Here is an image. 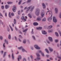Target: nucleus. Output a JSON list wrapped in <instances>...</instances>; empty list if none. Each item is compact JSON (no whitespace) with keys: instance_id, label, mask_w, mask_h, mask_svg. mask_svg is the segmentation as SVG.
Instances as JSON below:
<instances>
[{"instance_id":"f257e3e1","label":"nucleus","mask_w":61,"mask_h":61,"mask_svg":"<svg viewBox=\"0 0 61 61\" xmlns=\"http://www.w3.org/2000/svg\"><path fill=\"white\" fill-rule=\"evenodd\" d=\"M34 8L35 6H33V7H32V6H30L27 8V10L26 11V13H27L28 11H29V10L31 9L30 10V12H32L33 11V9H34Z\"/></svg>"},{"instance_id":"f03ea898","label":"nucleus","mask_w":61,"mask_h":61,"mask_svg":"<svg viewBox=\"0 0 61 61\" xmlns=\"http://www.w3.org/2000/svg\"><path fill=\"white\" fill-rule=\"evenodd\" d=\"M40 14V10L39 9H37L35 12V14L37 16H39Z\"/></svg>"},{"instance_id":"7ed1b4c3","label":"nucleus","mask_w":61,"mask_h":61,"mask_svg":"<svg viewBox=\"0 0 61 61\" xmlns=\"http://www.w3.org/2000/svg\"><path fill=\"white\" fill-rule=\"evenodd\" d=\"M38 53H41V54L42 56H43V57H44L45 56V55H44V53L42 52V51H38Z\"/></svg>"},{"instance_id":"20e7f679","label":"nucleus","mask_w":61,"mask_h":61,"mask_svg":"<svg viewBox=\"0 0 61 61\" xmlns=\"http://www.w3.org/2000/svg\"><path fill=\"white\" fill-rule=\"evenodd\" d=\"M53 21L54 23H56V22H57V19H56V17L55 16H53Z\"/></svg>"},{"instance_id":"39448f33","label":"nucleus","mask_w":61,"mask_h":61,"mask_svg":"<svg viewBox=\"0 0 61 61\" xmlns=\"http://www.w3.org/2000/svg\"><path fill=\"white\" fill-rule=\"evenodd\" d=\"M16 8L15 7V5L13 6V8L12 9V10L13 12H16Z\"/></svg>"},{"instance_id":"423d86ee","label":"nucleus","mask_w":61,"mask_h":61,"mask_svg":"<svg viewBox=\"0 0 61 61\" xmlns=\"http://www.w3.org/2000/svg\"><path fill=\"white\" fill-rule=\"evenodd\" d=\"M34 47L36 49H40V48L39 47L38 45H35L34 46Z\"/></svg>"},{"instance_id":"0eeeda50","label":"nucleus","mask_w":61,"mask_h":61,"mask_svg":"<svg viewBox=\"0 0 61 61\" xmlns=\"http://www.w3.org/2000/svg\"><path fill=\"white\" fill-rule=\"evenodd\" d=\"M48 38L50 41L51 42H53V39L52 37H48Z\"/></svg>"},{"instance_id":"6e6552de","label":"nucleus","mask_w":61,"mask_h":61,"mask_svg":"<svg viewBox=\"0 0 61 61\" xmlns=\"http://www.w3.org/2000/svg\"><path fill=\"white\" fill-rule=\"evenodd\" d=\"M36 55L38 57L37 58V59L38 60H40L41 59V58L39 57H38L40 56V55L39 54L36 53Z\"/></svg>"},{"instance_id":"1a4fd4ad","label":"nucleus","mask_w":61,"mask_h":61,"mask_svg":"<svg viewBox=\"0 0 61 61\" xmlns=\"http://www.w3.org/2000/svg\"><path fill=\"white\" fill-rule=\"evenodd\" d=\"M26 31H27V29H26L25 30H23V34H24V35L25 36V34L26 33Z\"/></svg>"},{"instance_id":"9d476101","label":"nucleus","mask_w":61,"mask_h":61,"mask_svg":"<svg viewBox=\"0 0 61 61\" xmlns=\"http://www.w3.org/2000/svg\"><path fill=\"white\" fill-rule=\"evenodd\" d=\"M52 14H51V17L48 18V21H50V20H52Z\"/></svg>"},{"instance_id":"9b49d317","label":"nucleus","mask_w":61,"mask_h":61,"mask_svg":"<svg viewBox=\"0 0 61 61\" xmlns=\"http://www.w3.org/2000/svg\"><path fill=\"white\" fill-rule=\"evenodd\" d=\"M48 48L49 51H50V52H53V49L51 47H49Z\"/></svg>"},{"instance_id":"f8f14e48","label":"nucleus","mask_w":61,"mask_h":61,"mask_svg":"<svg viewBox=\"0 0 61 61\" xmlns=\"http://www.w3.org/2000/svg\"><path fill=\"white\" fill-rule=\"evenodd\" d=\"M37 20L39 21H40L41 20V17H38L37 18Z\"/></svg>"},{"instance_id":"ddd939ff","label":"nucleus","mask_w":61,"mask_h":61,"mask_svg":"<svg viewBox=\"0 0 61 61\" xmlns=\"http://www.w3.org/2000/svg\"><path fill=\"white\" fill-rule=\"evenodd\" d=\"M42 33L43 35H46L47 33L44 30H42Z\"/></svg>"},{"instance_id":"4468645a","label":"nucleus","mask_w":61,"mask_h":61,"mask_svg":"<svg viewBox=\"0 0 61 61\" xmlns=\"http://www.w3.org/2000/svg\"><path fill=\"white\" fill-rule=\"evenodd\" d=\"M43 28L42 27H39L37 28L36 29L37 30H41Z\"/></svg>"},{"instance_id":"2eb2a0df","label":"nucleus","mask_w":61,"mask_h":61,"mask_svg":"<svg viewBox=\"0 0 61 61\" xmlns=\"http://www.w3.org/2000/svg\"><path fill=\"white\" fill-rule=\"evenodd\" d=\"M41 16L43 18L45 16V14L44 12H42L41 13Z\"/></svg>"},{"instance_id":"dca6fc26","label":"nucleus","mask_w":61,"mask_h":61,"mask_svg":"<svg viewBox=\"0 0 61 61\" xmlns=\"http://www.w3.org/2000/svg\"><path fill=\"white\" fill-rule=\"evenodd\" d=\"M33 25L35 26H36V25H38V23L37 22H34L33 23Z\"/></svg>"},{"instance_id":"f3484780","label":"nucleus","mask_w":61,"mask_h":61,"mask_svg":"<svg viewBox=\"0 0 61 61\" xmlns=\"http://www.w3.org/2000/svg\"><path fill=\"white\" fill-rule=\"evenodd\" d=\"M52 27H53V26L52 25L49 26L47 28V29H51V28H52Z\"/></svg>"},{"instance_id":"a211bd4d","label":"nucleus","mask_w":61,"mask_h":61,"mask_svg":"<svg viewBox=\"0 0 61 61\" xmlns=\"http://www.w3.org/2000/svg\"><path fill=\"white\" fill-rule=\"evenodd\" d=\"M22 51L23 52H25L26 53H27V52L25 51V49L23 48H22Z\"/></svg>"},{"instance_id":"6ab92c4d","label":"nucleus","mask_w":61,"mask_h":61,"mask_svg":"<svg viewBox=\"0 0 61 61\" xmlns=\"http://www.w3.org/2000/svg\"><path fill=\"white\" fill-rule=\"evenodd\" d=\"M22 57H21V56H19V57L18 58V61H19L20 59H21Z\"/></svg>"},{"instance_id":"aec40b11","label":"nucleus","mask_w":61,"mask_h":61,"mask_svg":"<svg viewBox=\"0 0 61 61\" xmlns=\"http://www.w3.org/2000/svg\"><path fill=\"white\" fill-rule=\"evenodd\" d=\"M55 11L56 14H57V13H58V10L57 9V8H55Z\"/></svg>"},{"instance_id":"412c9836","label":"nucleus","mask_w":61,"mask_h":61,"mask_svg":"<svg viewBox=\"0 0 61 61\" xmlns=\"http://www.w3.org/2000/svg\"><path fill=\"white\" fill-rule=\"evenodd\" d=\"M9 7V6L8 5H5V9H7V8H8Z\"/></svg>"},{"instance_id":"4be33fe9","label":"nucleus","mask_w":61,"mask_h":61,"mask_svg":"<svg viewBox=\"0 0 61 61\" xmlns=\"http://www.w3.org/2000/svg\"><path fill=\"white\" fill-rule=\"evenodd\" d=\"M42 5L44 9H45V8H46V5L45 4H44V3H43L42 4Z\"/></svg>"},{"instance_id":"5701e85b","label":"nucleus","mask_w":61,"mask_h":61,"mask_svg":"<svg viewBox=\"0 0 61 61\" xmlns=\"http://www.w3.org/2000/svg\"><path fill=\"white\" fill-rule=\"evenodd\" d=\"M12 58L13 60L14 59V58H15V56H14V53H12Z\"/></svg>"},{"instance_id":"b1692460","label":"nucleus","mask_w":61,"mask_h":61,"mask_svg":"<svg viewBox=\"0 0 61 61\" xmlns=\"http://www.w3.org/2000/svg\"><path fill=\"white\" fill-rule=\"evenodd\" d=\"M26 42V40L24 39L23 41V43L24 44H25Z\"/></svg>"},{"instance_id":"393cba45","label":"nucleus","mask_w":61,"mask_h":61,"mask_svg":"<svg viewBox=\"0 0 61 61\" xmlns=\"http://www.w3.org/2000/svg\"><path fill=\"white\" fill-rule=\"evenodd\" d=\"M55 35H56V36H57V37L58 36V33H57V32H55Z\"/></svg>"},{"instance_id":"a878e982","label":"nucleus","mask_w":61,"mask_h":61,"mask_svg":"<svg viewBox=\"0 0 61 61\" xmlns=\"http://www.w3.org/2000/svg\"><path fill=\"white\" fill-rule=\"evenodd\" d=\"M32 38H33L34 40H36V37H35L34 36H32Z\"/></svg>"},{"instance_id":"bb28decb","label":"nucleus","mask_w":61,"mask_h":61,"mask_svg":"<svg viewBox=\"0 0 61 61\" xmlns=\"http://www.w3.org/2000/svg\"><path fill=\"white\" fill-rule=\"evenodd\" d=\"M45 50L46 52L47 53H49V51L47 49H45Z\"/></svg>"},{"instance_id":"cd10ccee","label":"nucleus","mask_w":61,"mask_h":61,"mask_svg":"<svg viewBox=\"0 0 61 61\" xmlns=\"http://www.w3.org/2000/svg\"><path fill=\"white\" fill-rule=\"evenodd\" d=\"M42 21L45 22V21H46V18H44L42 20Z\"/></svg>"},{"instance_id":"c85d7f7f","label":"nucleus","mask_w":61,"mask_h":61,"mask_svg":"<svg viewBox=\"0 0 61 61\" xmlns=\"http://www.w3.org/2000/svg\"><path fill=\"white\" fill-rule=\"evenodd\" d=\"M9 26H10V29H11L12 31H13V29L12 27H11V26H10V25H9Z\"/></svg>"},{"instance_id":"c756f323","label":"nucleus","mask_w":61,"mask_h":61,"mask_svg":"<svg viewBox=\"0 0 61 61\" xmlns=\"http://www.w3.org/2000/svg\"><path fill=\"white\" fill-rule=\"evenodd\" d=\"M11 35L9 34L8 36V38L9 39H11Z\"/></svg>"},{"instance_id":"7c9ffc66","label":"nucleus","mask_w":61,"mask_h":61,"mask_svg":"<svg viewBox=\"0 0 61 61\" xmlns=\"http://www.w3.org/2000/svg\"><path fill=\"white\" fill-rule=\"evenodd\" d=\"M6 52H5L4 53V54L3 55V57L4 58L5 57V55H6Z\"/></svg>"},{"instance_id":"2f4dec72","label":"nucleus","mask_w":61,"mask_h":61,"mask_svg":"<svg viewBox=\"0 0 61 61\" xmlns=\"http://www.w3.org/2000/svg\"><path fill=\"white\" fill-rule=\"evenodd\" d=\"M51 13V14H52V12H51V11H48L46 13V15H47V13H49V14H50V13Z\"/></svg>"},{"instance_id":"473e14b6","label":"nucleus","mask_w":61,"mask_h":61,"mask_svg":"<svg viewBox=\"0 0 61 61\" xmlns=\"http://www.w3.org/2000/svg\"><path fill=\"white\" fill-rule=\"evenodd\" d=\"M23 47L21 46L20 47H18V49H19V50H20V49H22L23 48Z\"/></svg>"},{"instance_id":"72a5a7b5","label":"nucleus","mask_w":61,"mask_h":61,"mask_svg":"<svg viewBox=\"0 0 61 61\" xmlns=\"http://www.w3.org/2000/svg\"><path fill=\"white\" fill-rule=\"evenodd\" d=\"M28 15L29 17L30 18H32V16H31V15L30 14H28Z\"/></svg>"},{"instance_id":"f704fd0d","label":"nucleus","mask_w":61,"mask_h":61,"mask_svg":"<svg viewBox=\"0 0 61 61\" xmlns=\"http://www.w3.org/2000/svg\"><path fill=\"white\" fill-rule=\"evenodd\" d=\"M14 24L15 25L16 24V20L15 19H14Z\"/></svg>"},{"instance_id":"c9c22d12","label":"nucleus","mask_w":61,"mask_h":61,"mask_svg":"<svg viewBox=\"0 0 61 61\" xmlns=\"http://www.w3.org/2000/svg\"><path fill=\"white\" fill-rule=\"evenodd\" d=\"M19 38H23V37L20 35L19 36Z\"/></svg>"},{"instance_id":"e433bc0d","label":"nucleus","mask_w":61,"mask_h":61,"mask_svg":"<svg viewBox=\"0 0 61 61\" xmlns=\"http://www.w3.org/2000/svg\"><path fill=\"white\" fill-rule=\"evenodd\" d=\"M7 31L8 32H9L10 31V30L9 29V27H8L7 28Z\"/></svg>"},{"instance_id":"4c0bfd02","label":"nucleus","mask_w":61,"mask_h":61,"mask_svg":"<svg viewBox=\"0 0 61 61\" xmlns=\"http://www.w3.org/2000/svg\"><path fill=\"white\" fill-rule=\"evenodd\" d=\"M34 30L33 29H32V30L31 32V33L32 34H34Z\"/></svg>"},{"instance_id":"58836bf2","label":"nucleus","mask_w":61,"mask_h":61,"mask_svg":"<svg viewBox=\"0 0 61 61\" xmlns=\"http://www.w3.org/2000/svg\"><path fill=\"white\" fill-rule=\"evenodd\" d=\"M0 39L1 40H3V37L1 36H0Z\"/></svg>"},{"instance_id":"ea45409f","label":"nucleus","mask_w":61,"mask_h":61,"mask_svg":"<svg viewBox=\"0 0 61 61\" xmlns=\"http://www.w3.org/2000/svg\"><path fill=\"white\" fill-rule=\"evenodd\" d=\"M22 1L21 0L20 1H19V3H18V4L19 5H20V4H21V2H22Z\"/></svg>"},{"instance_id":"a19ab883","label":"nucleus","mask_w":61,"mask_h":61,"mask_svg":"<svg viewBox=\"0 0 61 61\" xmlns=\"http://www.w3.org/2000/svg\"><path fill=\"white\" fill-rule=\"evenodd\" d=\"M15 40L16 41H17V37L16 36H15Z\"/></svg>"},{"instance_id":"79ce46f5","label":"nucleus","mask_w":61,"mask_h":61,"mask_svg":"<svg viewBox=\"0 0 61 61\" xmlns=\"http://www.w3.org/2000/svg\"><path fill=\"white\" fill-rule=\"evenodd\" d=\"M25 18L24 16H22L21 17L22 20H24Z\"/></svg>"},{"instance_id":"37998d69","label":"nucleus","mask_w":61,"mask_h":61,"mask_svg":"<svg viewBox=\"0 0 61 61\" xmlns=\"http://www.w3.org/2000/svg\"><path fill=\"white\" fill-rule=\"evenodd\" d=\"M58 40H55V43H57L58 42Z\"/></svg>"},{"instance_id":"c03bdc74","label":"nucleus","mask_w":61,"mask_h":61,"mask_svg":"<svg viewBox=\"0 0 61 61\" xmlns=\"http://www.w3.org/2000/svg\"><path fill=\"white\" fill-rule=\"evenodd\" d=\"M0 16H1V17H3V15L0 12ZM0 17L1 18H2L1 17H0Z\"/></svg>"},{"instance_id":"a18cd8bd","label":"nucleus","mask_w":61,"mask_h":61,"mask_svg":"<svg viewBox=\"0 0 61 61\" xmlns=\"http://www.w3.org/2000/svg\"><path fill=\"white\" fill-rule=\"evenodd\" d=\"M7 3L8 4H12V2H7Z\"/></svg>"},{"instance_id":"49530a36","label":"nucleus","mask_w":61,"mask_h":61,"mask_svg":"<svg viewBox=\"0 0 61 61\" xmlns=\"http://www.w3.org/2000/svg\"><path fill=\"white\" fill-rule=\"evenodd\" d=\"M5 43H4L3 44V46L4 47V48H5Z\"/></svg>"},{"instance_id":"de8ad7c7","label":"nucleus","mask_w":61,"mask_h":61,"mask_svg":"<svg viewBox=\"0 0 61 61\" xmlns=\"http://www.w3.org/2000/svg\"><path fill=\"white\" fill-rule=\"evenodd\" d=\"M20 11H19L18 12V15H20Z\"/></svg>"},{"instance_id":"09e8293b","label":"nucleus","mask_w":61,"mask_h":61,"mask_svg":"<svg viewBox=\"0 0 61 61\" xmlns=\"http://www.w3.org/2000/svg\"><path fill=\"white\" fill-rule=\"evenodd\" d=\"M58 58H59V59H60V60H61V54L60 55V57H59V56H58Z\"/></svg>"},{"instance_id":"8fccbe9b","label":"nucleus","mask_w":61,"mask_h":61,"mask_svg":"<svg viewBox=\"0 0 61 61\" xmlns=\"http://www.w3.org/2000/svg\"><path fill=\"white\" fill-rule=\"evenodd\" d=\"M23 61H26V60L25 58H24L23 59Z\"/></svg>"},{"instance_id":"3c124183","label":"nucleus","mask_w":61,"mask_h":61,"mask_svg":"<svg viewBox=\"0 0 61 61\" xmlns=\"http://www.w3.org/2000/svg\"><path fill=\"white\" fill-rule=\"evenodd\" d=\"M31 0H28L27 2V3H28V2H31Z\"/></svg>"},{"instance_id":"603ef678","label":"nucleus","mask_w":61,"mask_h":61,"mask_svg":"<svg viewBox=\"0 0 61 61\" xmlns=\"http://www.w3.org/2000/svg\"><path fill=\"white\" fill-rule=\"evenodd\" d=\"M49 59H50V60H53V58H52V57H50L49 58Z\"/></svg>"},{"instance_id":"864d4df0","label":"nucleus","mask_w":61,"mask_h":61,"mask_svg":"<svg viewBox=\"0 0 61 61\" xmlns=\"http://www.w3.org/2000/svg\"><path fill=\"white\" fill-rule=\"evenodd\" d=\"M11 16H14V13H11Z\"/></svg>"},{"instance_id":"5fc2aeb1","label":"nucleus","mask_w":61,"mask_h":61,"mask_svg":"<svg viewBox=\"0 0 61 61\" xmlns=\"http://www.w3.org/2000/svg\"><path fill=\"white\" fill-rule=\"evenodd\" d=\"M31 49L33 50H34V48L33 47H31Z\"/></svg>"},{"instance_id":"6e6d98bb","label":"nucleus","mask_w":61,"mask_h":61,"mask_svg":"<svg viewBox=\"0 0 61 61\" xmlns=\"http://www.w3.org/2000/svg\"><path fill=\"white\" fill-rule=\"evenodd\" d=\"M1 22L2 25H4V22H2V20H1Z\"/></svg>"},{"instance_id":"4d7b16f0","label":"nucleus","mask_w":61,"mask_h":61,"mask_svg":"<svg viewBox=\"0 0 61 61\" xmlns=\"http://www.w3.org/2000/svg\"><path fill=\"white\" fill-rule=\"evenodd\" d=\"M30 57L32 58V59H33V56L32 55L30 56Z\"/></svg>"},{"instance_id":"13d9d810","label":"nucleus","mask_w":61,"mask_h":61,"mask_svg":"<svg viewBox=\"0 0 61 61\" xmlns=\"http://www.w3.org/2000/svg\"><path fill=\"white\" fill-rule=\"evenodd\" d=\"M48 32H49V33H51V32H52V31H51V30H49L48 31Z\"/></svg>"},{"instance_id":"bf43d9fd","label":"nucleus","mask_w":61,"mask_h":61,"mask_svg":"<svg viewBox=\"0 0 61 61\" xmlns=\"http://www.w3.org/2000/svg\"><path fill=\"white\" fill-rule=\"evenodd\" d=\"M5 16H6H6H7V13L6 12L5 13Z\"/></svg>"},{"instance_id":"052dcab7","label":"nucleus","mask_w":61,"mask_h":61,"mask_svg":"<svg viewBox=\"0 0 61 61\" xmlns=\"http://www.w3.org/2000/svg\"><path fill=\"white\" fill-rule=\"evenodd\" d=\"M19 33L20 34H21L22 35V34H23L22 33V32H21V31H19Z\"/></svg>"},{"instance_id":"680f3d73","label":"nucleus","mask_w":61,"mask_h":61,"mask_svg":"<svg viewBox=\"0 0 61 61\" xmlns=\"http://www.w3.org/2000/svg\"><path fill=\"white\" fill-rule=\"evenodd\" d=\"M15 27V30H16V31H17V30H18V29H17V28H16V27Z\"/></svg>"},{"instance_id":"e2e57ef3","label":"nucleus","mask_w":61,"mask_h":61,"mask_svg":"<svg viewBox=\"0 0 61 61\" xmlns=\"http://www.w3.org/2000/svg\"><path fill=\"white\" fill-rule=\"evenodd\" d=\"M1 8L2 9H4V6H1Z\"/></svg>"},{"instance_id":"0e129e2a","label":"nucleus","mask_w":61,"mask_h":61,"mask_svg":"<svg viewBox=\"0 0 61 61\" xmlns=\"http://www.w3.org/2000/svg\"><path fill=\"white\" fill-rule=\"evenodd\" d=\"M47 43H48V44H50V42H49V41H47Z\"/></svg>"},{"instance_id":"69168bd1","label":"nucleus","mask_w":61,"mask_h":61,"mask_svg":"<svg viewBox=\"0 0 61 61\" xmlns=\"http://www.w3.org/2000/svg\"><path fill=\"white\" fill-rule=\"evenodd\" d=\"M59 33L60 35V36H61V32L60 31H59Z\"/></svg>"},{"instance_id":"338daca9","label":"nucleus","mask_w":61,"mask_h":61,"mask_svg":"<svg viewBox=\"0 0 61 61\" xmlns=\"http://www.w3.org/2000/svg\"><path fill=\"white\" fill-rule=\"evenodd\" d=\"M59 17L60 18H61V13H60V14Z\"/></svg>"},{"instance_id":"774afa93","label":"nucleus","mask_w":61,"mask_h":61,"mask_svg":"<svg viewBox=\"0 0 61 61\" xmlns=\"http://www.w3.org/2000/svg\"><path fill=\"white\" fill-rule=\"evenodd\" d=\"M18 40L19 41H20V42H21V40H20V39L18 38Z\"/></svg>"}]
</instances>
